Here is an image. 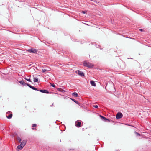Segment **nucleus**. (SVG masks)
Listing matches in <instances>:
<instances>
[{"mask_svg":"<svg viewBox=\"0 0 151 151\" xmlns=\"http://www.w3.org/2000/svg\"><path fill=\"white\" fill-rule=\"evenodd\" d=\"M19 82L23 86H25L26 85H27L28 87L30 88H31L34 90H37V89L34 87L33 86H32L30 84L26 83L23 80H22L20 81H19Z\"/></svg>","mask_w":151,"mask_h":151,"instance_id":"nucleus-1","label":"nucleus"},{"mask_svg":"<svg viewBox=\"0 0 151 151\" xmlns=\"http://www.w3.org/2000/svg\"><path fill=\"white\" fill-rule=\"evenodd\" d=\"M83 65L85 66L90 68H92L94 66V65L92 63H91L87 61H85L83 63Z\"/></svg>","mask_w":151,"mask_h":151,"instance_id":"nucleus-2","label":"nucleus"},{"mask_svg":"<svg viewBox=\"0 0 151 151\" xmlns=\"http://www.w3.org/2000/svg\"><path fill=\"white\" fill-rule=\"evenodd\" d=\"M27 51L30 53L37 54L38 52V50L36 49H34L33 48H32L27 50Z\"/></svg>","mask_w":151,"mask_h":151,"instance_id":"nucleus-3","label":"nucleus"},{"mask_svg":"<svg viewBox=\"0 0 151 151\" xmlns=\"http://www.w3.org/2000/svg\"><path fill=\"white\" fill-rule=\"evenodd\" d=\"M6 115L8 119H10L12 116V114L11 112L9 111L6 113Z\"/></svg>","mask_w":151,"mask_h":151,"instance_id":"nucleus-4","label":"nucleus"},{"mask_svg":"<svg viewBox=\"0 0 151 151\" xmlns=\"http://www.w3.org/2000/svg\"><path fill=\"white\" fill-rule=\"evenodd\" d=\"M99 116L101 118V119L104 122H109L111 121V120H109L108 119L106 118V117L102 116V115H100Z\"/></svg>","mask_w":151,"mask_h":151,"instance_id":"nucleus-5","label":"nucleus"},{"mask_svg":"<svg viewBox=\"0 0 151 151\" xmlns=\"http://www.w3.org/2000/svg\"><path fill=\"white\" fill-rule=\"evenodd\" d=\"M75 124V126L78 128H79L81 127V121L77 120Z\"/></svg>","mask_w":151,"mask_h":151,"instance_id":"nucleus-6","label":"nucleus"},{"mask_svg":"<svg viewBox=\"0 0 151 151\" xmlns=\"http://www.w3.org/2000/svg\"><path fill=\"white\" fill-rule=\"evenodd\" d=\"M122 114L120 112H118L116 115V118L117 119H120L122 117Z\"/></svg>","mask_w":151,"mask_h":151,"instance_id":"nucleus-7","label":"nucleus"},{"mask_svg":"<svg viewBox=\"0 0 151 151\" xmlns=\"http://www.w3.org/2000/svg\"><path fill=\"white\" fill-rule=\"evenodd\" d=\"M76 73L81 77H84L85 76L84 73L81 71L78 70V71H76Z\"/></svg>","mask_w":151,"mask_h":151,"instance_id":"nucleus-8","label":"nucleus"},{"mask_svg":"<svg viewBox=\"0 0 151 151\" xmlns=\"http://www.w3.org/2000/svg\"><path fill=\"white\" fill-rule=\"evenodd\" d=\"M37 91H39L40 92L48 94L50 93L48 90L45 89H40L39 90L37 89Z\"/></svg>","mask_w":151,"mask_h":151,"instance_id":"nucleus-9","label":"nucleus"},{"mask_svg":"<svg viewBox=\"0 0 151 151\" xmlns=\"http://www.w3.org/2000/svg\"><path fill=\"white\" fill-rule=\"evenodd\" d=\"M27 141L26 140H23L22 142H21L20 145L23 147L25 145Z\"/></svg>","mask_w":151,"mask_h":151,"instance_id":"nucleus-10","label":"nucleus"},{"mask_svg":"<svg viewBox=\"0 0 151 151\" xmlns=\"http://www.w3.org/2000/svg\"><path fill=\"white\" fill-rule=\"evenodd\" d=\"M70 99L73 101H74V102H75L76 103L78 104V105L80 106V103H79L77 101L75 100V99L70 98Z\"/></svg>","mask_w":151,"mask_h":151,"instance_id":"nucleus-11","label":"nucleus"},{"mask_svg":"<svg viewBox=\"0 0 151 151\" xmlns=\"http://www.w3.org/2000/svg\"><path fill=\"white\" fill-rule=\"evenodd\" d=\"M91 83V84L93 86H96V84L95 82H94V81H91L90 82Z\"/></svg>","mask_w":151,"mask_h":151,"instance_id":"nucleus-12","label":"nucleus"},{"mask_svg":"<svg viewBox=\"0 0 151 151\" xmlns=\"http://www.w3.org/2000/svg\"><path fill=\"white\" fill-rule=\"evenodd\" d=\"M23 147H22L21 145H19L17 147L16 150L17 151H19L21 150Z\"/></svg>","mask_w":151,"mask_h":151,"instance_id":"nucleus-13","label":"nucleus"},{"mask_svg":"<svg viewBox=\"0 0 151 151\" xmlns=\"http://www.w3.org/2000/svg\"><path fill=\"white\" fill-rule=\"evenodd\" d=\"M72 95L76 97H77L79 96L78 93L76 92L73 93L72 94Z\"/></svg>","mask_w":151,"mask_h":151,"instance_id":"nucleus-14","label":"nucleus"},{"mask_svg":"<svg viewBox=\"0 0 151 151\" xmlns=\"http://www.w3.org/2000/svg\"><path fill=\"white\" fill-rule=\"evenodd\" d=\"M57 90L58 91H60L62 92H64L65 91L64 90L60 88H57Z\"/></svg>","mask_w":151,"mask_h":151,"instance_id":"nucleus-15","label":"nucleus"},{"mask_svg":"<svg viewBox=\"0 0 151 151\" xmlns=\"http://www.w3.org/2000/svg\"><path fill=\"white\" fill-rule=\"evenodd\" d=\"M33 81L34 82H37L38 81V79L37 78L34 77Z\"/></svg>","mask_w":151,"mask_h":151,"instance_id":"nucleus-16","label":"nucleus"},{"mask_svg":"<svg viewBox=\"0 0 151 151\" xmlns=\"http://www.w3.org/2000/svg\"><path fill=\"white\" fill-rule=\"evenodd\" d=\"M16 138L19 141V143H21V139L20 137H19L18 136H17L16 137Z\"/></svg>","mask_w":151,"mask_h":151,"instance_id":"nucleus-17","label":"nucleus"},{"mask_svg":"<svg viewBox=\"0 0 151 151\" xmlns=\"http://www.w3.org/2000/svg\"><path fill=\"white\" fill-rule=\"evenodd\" d=\"M13 136H14V137H17V136H17V133H14L13 134Z\"/></svg>","mask_w":151,"mask_h":151,"instance_id":"nucleus-18","label":"nucleus"},{"mask_svg":"<svg viewBox=\"0 0 151 151\" xmlns=\"http://www.w3.org/2000/svg\"><path fill=\"white\" fill-rule=\"evenodd\" d=\"M25 79H26V80H27V81H28L30 82H31L30 78L27 79L26 78H25Z\"/></svg>","mask_w":151,"mask_h":151,"instance_id":"nucleus-19","label":"nucleus"},{"mask_svg":"<svg viewBox=\"0 0 151 151\" xmlns=\"http://www.w3.org/2000/svg\"><path fill=\"white\" fill-rule=\"evenodd\" d=\"M134 132L137 136H140V134L139 133H137V132L135 131Z\"/></svg>","mask_w":151,"mask_h":151,"instance_id":"nucleus-20","label":"nucleus"},{"mask_svg":"<svg viewBox=\"0 0 151 151\" xmlns=\"http://www.w3.org/2000/svg\"><path fill=\"white\" fill-rule=\"evenodd\" d=\"M42 72L43 73H44L46 71H47V70L46 69H42Z\"/></svg>","mask_w":151,"mask_h":151,"instance_id":"nucleus-21","label":"nucleus"},{"mask_svg":"<svg viewBox=\"0 0 151 151\" xmlns=\"http://www.w3.org/2000/svg\"><path fill=\"white\" fill-rule=\"evenodd\" d=\"M37 126V125L36 124H33L32 125V127H36Z\"/></svg>","mask_w":151,"mask_h":151,"instance_id":"nucleus-22","label":"nucleus"},{"mask_svg":"<svg viewBox=\"0 0 151 151\" xmlns=\"http://www.w3.org/2000/svg\"><path fill=\"white\" fill-rule=\"evenodd\" d=\"M51 85L52 87L54 88H55V85L53 83L52 84H51Z\"/></svg>","mask_w":151,"mask_h":151,"instance_id":"nucleus-23","label":"nucleus"},{"mask_svg":"<svg viewBox=\"0 0 151 151\" xmlns=\"http://www.w3.org/2000/svg\"><path fill=\"white\" fill-rule=\"evenodd\" d=\"M93 107L95 108H98V106L97 105H93Z\"/></svg>","mask_w":151,"mask_h":151,"instance_id":"nucleus-24","label":"nucleus"},{"mask_svg":"<svg viewBox=\"0 0 151 151\" xmlns=\"http://www.w3.org/2000/svg\"><path fill=\"white\" fill-rule=\"evenodd\" d=\"M148 69L149 70H151V65H150V66L149 67Z\"/></svg>","mask_w":151,"mask_h":151,"instance_id":"nucleus-25","label":"nucleus"},{"mask_svg":"<svg viewBox=\"0 0 151 151\" xmlns=\"http://www.w3.org/2000/svg\"><path fill=\"white\" fill-rule=\"evenodd\" d=\"M110 84L112 86H113L114 88V83H112V82Z\"/></svg>","mask_w":151,"mask_h":151,"instance_id":"nucleus-26","label":"nucleus"},{"mask_svg":"<svg viewBox=\"0 0 151 151\" xmlns=\"http://www.w3.org/2000/svg\"><path fill=\"white\" fill-rule=\"evenodd\" d=\"M139 30L141 32H142L143 31V30L142 29H139Z\"/></svg>","mask_w":151,"mask_h":151,"instance_id":"nucleus-27","label":"nucleus"},{"mask_svg":"<svg viewBox=\"0 0 151 151\" xmlns=\"http://www.w3.org/2000/svg\"><path fill=\"white\" fill-rule=\"evenodd\" d=\"M86 12L85 11H82V13L83 14H85L86 13Z\"/></svg>","mask_w":151,"mask_h":151,"instance_id":"nucleus-28","label":"nucleus"},{"mask_svg":"<svg viewBox=\"0 0 151 151\" xmlns=\"http://www.w3.org/2000/svg\"><path fill=\"white\" fill-rule=\"evenodd\" d=\"M53 104H54V103H53L52 104V105L50 106V107H52V106H53Z\"/></svg>","mask_w":151,"mask_h":151,"instance_id":"nucleus-29","label":"nucleus"},{"mask_svg":"<svg viewBox=\"0 0 151 151\" xmlns=\"http://www.w3.org/2000/svg\"><path fill=\"white\" fill-rule=\"evenodd\" d=\"M91 0V1H94V2H96V1H94L93 0Z\"/></svg>","mask_w":151,"mask_h":151,"instance_id":"nucleus-30","label":"nucleus"},{"mask_svg":"<svg viewBox=\"0 0 151 151\" xmlns=\"http://www.w3.org/2000/svg\"><path fill=\"white\" fill-rule=\"evenodd\" d=\"M32 130H34V129H35V128H32Z\"/></svg>","mask_w":151,"mask_h":151,"instance_id":"nucleus-31","label":"nucleus"},{"mask_svg":"<svg viewBox=\"0 0 151 151\" xmlns=\"http://www.w3.org/2000/svg\"><path fill=\"white\" fill-rule=\"evenodd\" d=\"M107 83L106 84V86H107Z\"/></svg>","mask_w":151,"mask_h":151,"instance_id":"nucleus-32","label":"nucleus"}]
</instances>
